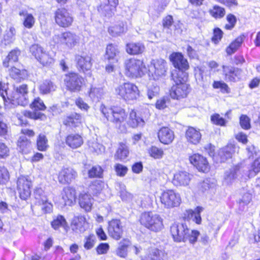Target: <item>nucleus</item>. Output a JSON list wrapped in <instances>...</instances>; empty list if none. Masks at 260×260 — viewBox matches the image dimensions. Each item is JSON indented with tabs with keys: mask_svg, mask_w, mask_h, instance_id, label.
Masks as SVG:
<instances>
[{
	"mask_svg": "<svg viewBox=\"0 0 260 260\" xmlns=\"http://www.w3.org/2000/svg\"><path fill=\"white\" fill-rule=\"evenodd\" d=\"M169 59L177 70L170 75L171 80L174 82L169 90L170 96L174 100H180L186 98L191 91L190 85L187 83L189 78L188 71L190 66L188 59L181 52H173Z\"/></svg>",
	"mask_w": 260,
	"mask_h": 260,
	"instance_id": "f257e3e1",
	"label": "nucleus"
},
{
	"mask_svg": "<svg viewBox=\"0 0 260 260\" xmlns=\"http://www.w3.org/2000/svg\"><path fill=\"white\" fill-rule=\"evenodd\" d=\"M100 112L104 119L113 123L119 129L125 128L128 113L126 110L120 105L106 106L101 104Z\"/></svg>",
	"mask_w": 260,
	"mask_h": 260,
	"instance_id": "f03ea898",
	"label": "nucleus"
},
{
	"mask_svg": "<svg viewBox=\"0 0 260 260\" xmlns=\"http://www.w3.org/2000/svg\"><path fill=\"white\" fill-rule=\"evenodd\" d=\"M170 232L174 242H186L194 244L198 240L200 233L198 230H190L185 223L174 222L170 227Z\"/></svg>",
	"mask_w": 260,
	"mask_h": 260,
	"instance_id": "7ed1b4c3",
	"label": "nucleus"
},
{
	"mask_svg": "<svg viewBox=\"0 0 260 260\" xmlns=\"http://www.w3.org/2000/svg\"><path fill=\"white\" fill-rule=\"evenodd\" d=\"M29 107L33 111L25 110L22 112V115L18 116V119L21 126H27L29 124L27 118L34 120H42L46 118L44 113L39 111H45L47 107L40 97L35 98L29 104Z\"/></svg>",
	"mask_w": 260,
	"mask_h": 260,
	"instance_id": "20e7f679",
	"label": "nucleus"
},
{
	"mask_svg": "<svg viewBox=\"0 0 260 260\" xmlns=\"http://www.w3.org/2000/svg\"><path fill=\"white\" fill-rule=\"evenodd\" d=\"M28 86L26 84L14 86L12 93L8 95L5 106L9 108L18 106L25 107L28 103Z\"/></svg>",
	"mask_w": 260,
	"mask_h": 260,
	"instance_id": "39448f33",
	"label": "nucleus"
},
{
	"mask_svg": "<svg viewBox=\"0 0 260 260\" xmlns=\"http://www.w3.org/2000/svg\"><path fill=\"white\" fill-rule=\"evenodd\" d=\"M138 221L142 227L152 232H159L164 228L162 217L152 211L142 212L140 215Z\"/></svg>",
	"mask_w": 260,
	"mask_h": 260,
	"instance_id": "423d86ee",
	"label": "nucleus"
},
{
	"mask_svg": "<svg viewBox=\"0 0 260 260\" xmlns=\"http://www.w3.org/2000/svg\"><path fill=\"white\" fill-rule=\"evenodd\" d=\"M125 75L131 79L144 76L148 71L147 67L143 59L135 57L127 59L124 63Z\"/></svg>",
	"mask_w": 260,
	"mask_h": 260,
	"instance_id": "0eeeda50",
	"label": "nucleus"
},
{
	"mask_svg": "<svg viewBox=\"0 0 260 260\" xmlns=\"http://www.w3.org/2000/svg\"><path fill=\"white\" fill-rule=\"evenodd\" d=\"M116 95L126 103L137 101L140 96L138 86L134 83L129 81L119 85L115 88Z\"/></svg>",
	"mask_w": 260,
	"mask_h": 260,
	"instance_id": "6e6552de",
	"label": "nucleus"
},
{
	"mask_svg": "<svg viewBox=\"0 0 260 260\" xmlns=\"http://www.w3.org/2000/svg\"><path fill=\"white\" fill-rule=\"evenodd\" d=\"M120 53V48L117 44L110 43L106 45L104 60L108 63L105 66V70L107 73H111L116 70Z\"/></svg>",
	"mask_w": 260,
	"mask_h": 260,
	"instance_id": "1a4fd4ad",
	"label": "nucleus"
},
{
	"mask_svg": "<svg viewBox=\"0 0 260 260\" xmlns=\"http://www.w3.org/2000/svg\"><path fill=\"white\" fill-rule=\"evenodd\" d=\"M53 18L55 24L62 28L71 27L74 22L72 14L64 7L57 8L53 12Z\"/></svg>",
	"mask_w": 260,
	"mask_h": 260,
	"instance_id": "9d476101",
	"label": "nucleus"
},
{
	"mask_svg": "<svg viewBox=\"0 0 260 260\" xmlns=\"http://www.w3.org/2000/svg\"><path fill=\"white\" fill-rule=\"evenodd\" d=\"M33 182L28 176L20 175L16 180V189L19 198L23 201L28 199L31 194Z\"/></svg>",
	"mask_w": 260,
	"mask_h": 260,
	"instance_id": "9b49d317",
	"label": "nucleus"
},
{
	"mask_svg": "<svg viewBox=\"0 0 260 260\" xmlns=\"http://www.w3.org/2000/svg\"><path fill=\"white\" fill-rule=\"evenodd\" d=\"M159 201L165 208L171 209L178 207L181 202L180 194L173 189L163 190L159 196Z\"/></svg>",
	"mask_w": 260,
	"mask_h": 260,
	"instance_id": "f8f14e48",
	"label": "nucleus"
},
{
	"mask_svg": "<svg viewBox=\"0 0 260 260\" xmlns=\"http://www.w3.org/2000/svg\"><path fill=\"white\" fill-rule=\"evenodd\" d=\"M128 116V120H126L125 123L130 128H136L145 124V121L149 118L150 114L133 109L129 111Z\"/></svg>",
	"mask_w": 260,
	"mask_h": 260,
	"instance_id": "ddd939ff",
	"label": "nucleus"
},
{
	"mask_svg": "<svg viewBox=\"0 0 260 260\" xmlns=\"http://www.w3.org/2000/svg\"><path fill=\"white\" fill-rule=\"evenodd\" d=\"M188 161L200 173L206 174L211 169V165L208 158L198 152L193 153L189 155Z\"/></svg>",
	"mask_w": 260,
	"mask_h": 260,
	"instance_id": "4468645a",
	"label": "nucleus"
},
{
	"mask_svg": "<svg viewBox=\"0 0 260 260\" xmlns=\"http://www.w3.org/2000/svg\"><path fill=\"white\" fill-rule=\"evenodd\" d=\"M83 78L77 73L70 72L64 75L63 83L67 90L71 92H80L82 88Z\"/></svg>",
	"mask_w": 260,
	"mask_h": 260,
	"instance_id": "2eb2a0df",
	"label": "nucleus"
},
{
	"mask_svg": "<svg viewBox=\"0 0 260 260\" xmlns=\"http://www.w3.org/2000/svg\"><path fill=\"white\" fill-rule=\"evenodd\" d=\"M85 122L83 115L78 112H72L64 116L62 125L69 130H75L82 127Z\"/></svg>",
	"mask_w": 260,
	"mask_h": 260,
	"instance_id": "dca6fc26",
	"label": "nucleus"
},
{
	"mask_svg": "<svg viewBox=\"0 0 260 260\" xmlns=\"http://www.w3.org/2000/svg\"><path fill=\"white\" fill-rule=\"evenodd\" d=\"M77 171L71 167L63 166L56 174L57 180L61 185H69L78 178Z\"/></svg>",
	"mask_w": 260,
	"mask_h": 260,
	"instance_id": "f3484780",
	"label": "nucleus"
},
{
	"mask_svg": "<svg viewBox=\"0 0 260 260\" xmlns=\"http://www.w3.org/2000/svg\"><path fill=\"white\" fill-rule=\"evenodd\" d=\"M30 51L32 55L44 67H49L54 62V59L38 44L31 45Z\"/></svg>",
	"mask_w": 260,
	"mask_h": 260,
	"instance_id": "a211bd4d",
	"label": "nucleus"
},
{
	"mask_svg": "<svg viewBox=\"0 0 260 260\" xmlns=\"http://www.w3.org/2000/svg\"><path fill=\"white\" fill-rule=\"evenodd\" d=\"M118 5L119 0H107V3L98 5L96 9L101 17L110 19L114 16Z\"/></svg>",
	"mask_w": 260,
	"mask_h": 260,
	"instance_id": "6ab92c4d",
	"label": "nucleus"
},
{
	"mask_svg": "<svg viewBox=\"0 0 260 260\" xmlns=\"http://www.w3.org/2000/svg\"><path fill=\"white\" fill-rule=\"evenodd\" d=\"M107 230L109 236L113 240L118 241L123 237L124 229L119 219L113 218L109 221Z\"/></svg>",
	"mask_w": 260,
	"mask_h": 260,
	"instance_id": "aec40b11",
	"label": "nucleus"
},
{
	"mask_svg": "<svg viewBox=\"0 0 260 260\" xmlns=\"http://www.w3.org/2000/svg\"><path fill=\"white\" fill-rule=\"evenodd\" d=\"M89 223L83 215L74 216L71 220L70 227L74 234H81L88 229Z\"/></svg>",
	"mask_w": 260,
	"mask_h": 260,
	"instance_id": "412c9836",
	"label": "nucleus"
},
{
	"mask_svg": "<svg viewBox=\"0 0 260 260\" xmlns=\"http://www.w3.org/2000/svg\"><path fill=\"white\" fill-rule=\"evenodd\" d=\"M222 75L224 79L230 83H236L242 79L243 70L241 68L229 65H222Z\"/></svg>",
	"mask_w": 260,
	"mask_h": 260,
	"instance_id": "4be33fe9",
	"label": "nucleus"
},
{
	"mask_svg": "<svg viewBox=\"0 0 260 260\" xmlns=\"http://www.w3.org/2000/svg\"><path fill=\"white\" fill-rule=\"evenodd\" d=\"M157 137L161 144L164 145H169L174 141L175 135L171 128L167 126H162L158 129Z\"/></svg>",
	"mask_w": 260,
	"mask_h": 260,
	"instance_id": "5701e85b",
	"label": "nucleus"
},
{
	"mask_svg": "<svg viewBox=\"0 0 260 260\" xmlns=\"http://www.w3.org/2000/svg\"><path fill=\"white\" fill-rule=\"evenodd\" d=\"M44 191L41 187L36 188L34 191V196L38 200V204L39 205H43L42 210L45 214L50 213L53 210L52 204L48 201L47 197L43 194Z\"/></svg>",
	"mask_w": 260,
	"mask_h": 260,
	"instance_id": "b1692460",
	"label": "nucleus"
},
{
	"mask_svg": "<svg viewBox=\"0 0 260 260\" xmlns=\"http://www.w3.org/2000/svg\"><path fill=\"white\" fill-rule=\"evenodd\" d=\"M59 38L60 44L64 45L68 49H72L78 44V38L76 34L68 30L61 33L60 36H56Z\"/></svg>",
	"mask_w": 260,
	"mask_h": 260,
	"instance_id": "393cba45",
	"label": "nucleus"
},
{
	"mask_svg": "<svg viewBox=\"0 0 260 260\" xmlns=\"http://www.w3.org/2000/svg\"><path fill=\"white\" fill-rule=\"evenodd\" d=\"M61 198L64 206H72L77 199V191L73 186L64 187L61 192Z\"/></svg>",
	"mask_w": 260,
	"mask_h": 260,
	"instance_id": "a878e982",
	"label": "nucleus"
},
{
	"mask_svg": "<svg viewBox=\"0 0 260 260\" xmlns=\"http://www.w3.org/2000/svg\"><path fill=\"white\" fill-rule=\"evenodd\" d=\"M151 65L154 68L153 73L152 74L154 79H158L166 75L168 69L166 60L161 58L154 59L151 61Z\"/></svg>",
	"mask_w": 260,
	"mask_h": 260,
	"instance_id": "bb28decb",
	"label": "nucleus"
},
{
	"mask_svg": "<svg viewBox=\"0 0 260 260\" xmlns=\"http://www.w3.org/2000/svg\"><path fill=\"white\" fill-rule=\"evenodd\" d=\"M184 136L188 143L197 145L201 142L202 135L199 128L188 126L185 131Z\"/></svg>",
	"mask_w": 260,
	"mask_h": 260,
	"instance_id": "cd10ccee",
	"label": "nucleus"
},
{
	"mask_svg": "<svg viewBox=\"0 0 260 260\" xmlns=\"http://www.w3.org/2000/svg\"><path fill=\"white\" fill-rule=\"evenodd\" d=\"M192 176L185 171H180L174 174L172 182L176 187L186 186L189 184Z\"/></svg>",
	"mask_w": 260,
	"mask_h": 260,
	"instance_id": "c85d7f7f",
	"label": "nucleus"
},
{
	"mask_svg": "<svg viewBox=\"0 0 260 260\" xmlns=\"http://www.w3.org/2000/svg\"><path fill=\"white\" fill-rule=\"evenodd\" d=\"M203 210L204 208L200 206H197L194 210L187 209L183 214L182 219L187 221L192 219L197 224L200 225L202 221L201 213Z\"/></svg>",
	"mask_w": 260,
	"mask_h": 260,
	"instance_id": "c756f323",
	"label": "nucleus"
},
{
	"mask_svg": "<svg viewBox=\"0 0 260 260\" xmlns=\"http://www.w3.org/2000/svg\"><path fill=\"white\" fill-rule=\"evenodd\" d=\"M78 203L79 207L85 212L91 211L93 199L88 192H80L78 196Z\"/></svg>",
	"mask_w": 260,
	"mask_h": 260,
	"instance_id": "7c9ffc66",
	"label": "nucleus"
},
{
	"mask_svg": "<svg viewBox=\"0 0 260 260\" xmlns=\"http://www.w3.org/2000/svg\"><path fill=\"white\" fill-rule=\"evenodd\" d=\"M246 37V34L242 33L232 40L225 49L226 55L231 56L237 52L241 47Z\"/></svg>",
	"mask_w": 260,
	"mask_h": 260,
	"instance_id": "2f4dec72",
	"label": "nucleus"
},
{
	"mask_svg": "<svg viewBox=\"0 0 260 260\" xmlns=\"http://www.w3.org/2000/svg\"><path fill=\"white\" fill-rule=\"evenodd\" d=\"M66 145L72 149L80 148L84 143L82 136L79 133H70L64 139Z\"/></svg>",
	"mask_w": 260,
	"mask_h": 260,
	"instance_id": "473e14b6",
	"label": "nucleus"
},
{
	"mask_svg": "<svg viewBox=\"0 0 260 260\" xmlns=\"http://www.w3.org/2000/svg\"><path fill=\"white\" fill-rule=\"evenodd\" d=\"M22 68H17L15 66L11 67L8 70L10 77L18 82L26 79L29 76L28 71L22 66Z\"/></svg>",
	"mask_w": 260,
	"mask_h": 260,
	"instance_id": "72a5a7b5",
	"label": "nucleus"
},
{
	"mask_svg": "<svg viewBox=\"0 0 260 260\" xmlns=\"http://www.w3.org/2000/svg\"><path fill=\"white\" fill-rule=\"evenodd\" d=\"M91 57L89 55H80L76 58V68L80 73L89 71L92 67Z\"/></svg>",
	"mask_w": 260,
	"mask_h": 260,
	"instance_id": "f704fd0d",
	"label": "nucleus"
},
{
	"mask_svg": "<svg viewBox=\"0 0 260 260\" xmlns=\"http://www.w3.org/2000/svg\"><path fill=\"white\" fill-rule=\"evenodd\" d=\"M145 50V45L141 42H131L125 45V51L130 55H141L143 53Z\"/></svg>",
	"mask_w": 260,
	"mask_h": 260,
	"instance_id": "c9c22d12",
	"label": "nucleus"
},
{
	"mask_svg": "<svg viewBox=\"0 0 260 260\" xmlns=\"http://www.w3.org/2000/svg\"><path fill=\"white\" fill-rule=\"evenodd\" d=\"M18 14L22 17V24L24 28L30 29L35 26L36 20L32 14L28 13L25 9H23L19 12Z\"/></svg>",
	"mask_w": 260,
	"mask_h": 260,
	"instance_id": "e433bc0d",
	"label": "nucleus"
},
{
	"mask_svg": "<svg viewBox=\"0 0 260 260\" xmlns=\"http://www.w3.org/2000/svg\"><path fill=\"white\" fill-rule=\"evenodd\" d=\"M16 146L21 153L26 154L31 151L32 142L26 137L20 136L16 142Z\"/></svg>",
	"mask_w": 260,
	"mask_h": 260,
	"instance_id": "4c0bfd02",
	"label": "nucleus"
},
{
	"mask_svg": "<svg viewBox=\"0 0 260 260\" xmlns=\"http://www.w3.org/2000/svg\"><path fill=\"white\" fill-rule=\"evenodd\" d=\"M129 150L125 143L120 142L118 147L116 150L114 155V159L116 161L123 162L128 157Z\"/></svg>",
	"mask_w": 260,
	"mask_h": 260,
	"instance_id": "58836bf2",
	"label": "nucleus"
},
{
	"mask_svg": "<svg viewBox=\"0 0 260 260\" xmlns=\"http://www.w3.org/2000/svg\"><path fill=\"white\" fill-rule=\"evenodd\" d=\"M141 260H168V254L165 251L155 248L151 249Z\"/></svg>",
	"mask_w": 260,
	"mask_h": 260,
	"instance_id": "ea45409f",
	"label": "nucleus"
},
{
	"mask_svg": "<svg viewBox=\"0 0 260 260\" xmlns=\"http://www.w3.org/2000/svg\"><path fill=\"white\" fill-rule=\"evenodd\" d=\"M51 228L55 231L58 230L60 228H63L64 231L67 232L69 230V226L64 216L58 214L53 218L50 222Z\"/></svg>",
	"mask_w": 260,
	"mask_h": 260,
	"instance_id": "a19ab883",
	"label": "nucleus"
},
{
	"mask_svg": "<svg viewBox=\"0 0 260 260\" xmlns=\"http://www.w3.org/2000/svg\"><path fill=\"white\" fill-rule=\"evenodd\" d=\"M36 147L39 151L45 152L49 148L48 139L45 133H40L36 140Z\"/></svg>",
	"mask_w": 260,
	"mask_h": 260,
	"instance_id": "79ce46f5",
	"label": "nucleus"
},
{
	"mask_svg": "<svg viewBox=\"0 0 260 260\" xmlns=\"http://www.w3.org/2000/svg\"><path fill=\"white\" fill-rule=\"evenodd\" d=\"M56 87V85L52 81L47 79L40 84L39 86V91L41 94H48L54 91Z\"/></svg>",
	"mask_w": 260,
	"mask_h": 260,
	"instance_id": "37998d69",
	"label": "nucleus"
},
{
	"mask_svg": "<svg viewBox=\"0 0 260 260\" xmlns=\"http://www.w3.org/2000/svg\"><path fill=\"white\" fill-rule=\"evenodd\" d=\"M21 51L15 48L11 50L3 61V64L4 67L9 68L10 63H13L18 61L19 57L20 55Z\"/></svg>",
	"mask_w": 260,
	"mask_h": 260,
	"instance_id": "c03bdc74",
	"label": "nucleus"
},
{
	"mask_svg": "<svg viewBox=\"0 0 260 260\" xmlns=\"http://www.w3.org/2000/svg\"><path fill=\"white\" fill-rule=\"evenodd\" d=\"M126 30L127 28L125 23L122 21L117 22L108 28V32L113 37L120 36L126 32Z\"/></svg>",
	"mask_w": 260,
	"mask_h": 260,
	"instance_id": "a18cd8bd",
	"label": "nucleus"
},
{
	"mask_svg": "<svg viewBox=\"0 0 260 260\" xmlns=\"http://www.w3.org/2000/svg\"><path fill=\"white\" fill-rule=\"evenodd\" d=\"M131 245V242L129 239H122L116 250V255L120 257L125 258L127 255L128 249Z\"/></svg>",
	"mask_w": 260,
	"mask_h": 260,
	"instance_id": "49530a36",
	"label": "nucleus"
},
{
	"mask_svg": "<svg viewBox=\"0 0 260 260\" xmlns=\"http://www.w3.org/2000/svg\"><path fill=\"white\" fill-rule=\"evenodd\" d=\"M208 13L211 17L217 20L223 18L225 15L226 11L224 7L214 5L208 10Z\"/></svg>",
	"mask_w": 260,
	"mask_h": 260,
	"instance_id": "de8ad7c7",
	"label": "nucleus"
},
{
	"mask_svg": "<svg viewBox=\"0 0 260 260\" xmlns=\"http://www.w3.org/2000/svg\"><path fill=\"white\" fill-rule=\"evenodd\" d=\"M148 155L154 159H160L165 155L162 148L156 145H152L147 149Z\"/></svg>",
	"mask_w": 260,
	"mask_h": 260,
	"instance_id": "09e8293b",
	"label": "nucleus"
},
{
	"mask_svg": "<svg viewBox=\"0 0 260 260\" xmlns=\"http://www.w3.org/2000/svg\"><path fill=\"white\" fill-rule=\"evenodd\" d=\"M89 187L93 196H97L104 189V182L102 180H94L90 182Z\"/></svg>",
	"mask_w": 260,
	"mask_h": 260,
	"instance_id": "8fccbe9b",
	"label": "nucleus"
},
{
	"mask_svg": "<svg viewBox=\"0 0 260 260\" xmlns=\"http://www.w3.org/2000/svg\"><path fill=\"white\" fill-rule=\"evenodd\" d=\"M235 152V146L233 145H227L220 151V156L221 161H225L231 158Z\"/></svg>",
	"mask_w": 260,
	"mask_h": 260,
	"instance_id": "3c124183",
	"label": "nucleus"
},
{
	"mask_svg": "<svg viewBox=\"0 0 260 260\" xmlns=\"http://www.w3.org/2000/svg\"><path fill=\"white\" fill-rule=\"evenodd\" d=\"M87 174L89 178L101 179L104 176V170L101 166H94L88 170Z\"/></svg>",
	"mask_w": 260,
	"mask_h": 260,
	"instance_id": "603ef678",
	"label": "nucleus"
},
{
	"mask_svg": "<svg viewBox=\"0 0 260 260\" xmlns=\"http://www.w3.org/2000/svg\"><path fill=\"white\" fill-rule=\"evenodd\" d=\"M10 180V174L8 169L4 166H0V186L6 185Z\"/></svg>",
	"mask_w": 260,
	"mask_h": 260,
	"instance_id": "864d4df0",
	"label": "nucleus"
},
{
	"mask_svg": "<svg viewBox=\"0 0 260 260\" xmlns=\"http://www.w3.org/2000/svg\"><path fill=\"white\" fill-rule=\"evenodd\" d=\"M225 20L227 22L224 25V29L226 30H232L236 26L237 19L236 16L232 13H228L225 17Z\"/></svg>",
	"mask_w": 260,
	"mask_h": 260,
	"instance_id": "5fc2aeb1",
	"label": "nucleus"
},
{
	"mask_svg": "<svg viewBox=\"0 0 260 260\" xmlns=\"http://www.w3.org/2000/svg\"><path fill=\"white\" fill-rule=\"evenodd\" d=\"M212 85L214 89H219L222 93L229 94L231 92L230 88L228 84L224 81H214Z\"/></svg>",
	"mask_w": 260,
	"mask_h": 260,
	"instance_id": "6e6d98bb",
	"label": "nucleus"
},
{
	"mask_svg": "<svg viewBox=\"0 0 260 260\" xmlns=\"http://www.w3.org/2000/svg\"><path fill=\"white\" fill-rule=\"evenodd\" d=\"M260 172V157L255 158L251 164L248 171V177L251 178Z\"/></svg>",
	"mask_w": 260,
	"mask_h": 260,
	"instance_id": "4d7b16f0",
	"label": "nucleus"
},
{
	"mask_svg": "<svg viewBox=\"0 0 260 260\" xmlns=\"http://www.w3.org/2000/svg\"><path fill=\"white\" fill-rule=\"evenodd\" d=\"M223 32L221 28L218 27L213 29V35L211 38L212 42L217 45L221 41L223 38Z\"/></svg>",
	"mask_w": 260,
	"mask_h": 260,
	"instance_id": "13d9d810",
	"label": "nucleus"
},
{
	"mask_svg": "<svg viewBox=\"0 0 260 260\" xmlns=\"http://www.w3.org/2000/svg\"><path fill=\"white\" fill-rule=\"evenodd\" d=\"M11 154V151L9 147L4 142L0 140V159H6L9 157Z\"/></svg>",
	"mask_w": 260,
	"mask_h": 260,
	"instance_id": "bf43d9fd",
	"label": "nucleus"
},
{
	"mask_svg": "<svg viewBox=\"0 0 260 260\" xmlns=\"http://www.w3.org/2000/svg\"><path fill=\"white\" fill-rule=\"evenodd\" d=\"M210 120L212 124L220 126H225L227 123L226 119L221 117L218 113L213 114Z\"/></svg>",
	"mask_w": 260,
	"mask_h": 260,
	"instance_id": "052dcab7",
	"label": "nucleus"
},
{
	"mask_svg": "<svg viewBox=\"0 0 260 260\" xmlns=\"http://www.w3.org/2000/svg\"><path fill=\"white\" fill-rule=\"evenodd\" d=\"M96 242V239L92 234H90L84 238V248L88 250L94 247Z\"/></svg>",
	"mask_w": 260,
	"mask_h": 260,
	"instance_id": "680f3d73",
	"label": "nucleus"
},
{
	"mask_svg": "<svg viewBox=\"0 0 260 260\" xmlns=\"http://www.w3.org/2000/svg\"><path fill=\"white\" fill-rule=\"evenodd\" d=\"M110 247V245L108 243L102 242L96 246L95 250L98 255H105L108 252Z\"/></svg>",
	"mask_w": 260,
	"mask_h": 260,
	"instance_id": "e2e57ef3",
	"label": "nucleus"
},
{
	"mask_svg": "<svg viewBox=\"0 0 260 260\" xmlns=\"http://www.w3.org/2000/svg\"><path fill=\"white\" fill-rule=\"evenodd\" d=\"M8 85V83H6L2 81H0V95L4 101L5 105L9 95L8 94L9 90Z\"/></svg>",
	"mask_w": 260,
	"mask_h": 260,
	"instance_id": "0e129e2a",
	"label": "nucleus"
},
{
	"mask_svg": "<svg viewBox=\"0 0 260 260\" xmlns=\"http://www.w3.org/2000/svg\"><path fill=\"white\" fill-rule=\"evenodd\" d=\"M114 170L117 176L119 177H124L128 172V168L121 164H115L114 166Z\"/></svg>",
	"mask_w": 260,
	"mask_h": 260,
	"instance_id": "69168bd1",
	"label": "nucleus"
},
{
	"mask_svg": "<svg viewBox=\"0 0 260 260\" xmlns=\"http://www.w3.org/2000/svg\"><path fill=\"white\" fill-rule=\"evenodd\" d=\"M239 123L241 127L243 129L248 130L251 128L250 119L246 115L242 114L240 116Z\"/></svg>",
	"mask_w": 260,
	"mask_h": 260,
	"instance_id": "338daca9",
	"label": "nucleus"
},
{
	"mask_svg": "<svg viewBox=\"0 0 260 260\" xmlns=\"http://www.w3.org/2000/svg\"><path fill=\"white\" fill-rule=\"evenodd\" d=\"M170 100L168 97L162 96L156 100L155 103V107L158 110H164L167 107V104Z\"/></svg>",
	"mask_w": 260,
	"mask_h": 260,
	"instance_id": "774afa93",
	"label": "nucleus"
}]
</instances>
